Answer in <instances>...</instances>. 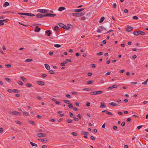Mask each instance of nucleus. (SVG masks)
<instances>
[{
    "label": "nucleus",
    "mask_w": 148,
    "mask_h": 148,
    "mask_svg": "<svg viewBox=\"0 0 148 148\" xmlns=\"http://www.w3.org/2000/svg\"><path fill=\"white\" fill-rule=\"evenodd\" d=\"M58 25L60 27L66 29L67 30H69L70 29V27H67L65 25H64L62 23H59L58 24Z\"/></svg>",
    "instance_id": "f257e3e1"
},
{
    "label": "nucleus",
    "mask_w": 148,
    "mask_h": 148,
    "mask_svg": "<svg viewBox=\"0 0 148 148\" xmlns=\"http://www.w3.org/2000/svg\"><path fill=\"white\" fill-rule=\"evenodd\" d=\"M19 14L22 15H27L28 16L33 17L35 16V15L33 14L29 13H18Z\"/></svg>",
    "instance_id": "f03ea898"
},
{
    "label": "nucleus",
    "mask_w": 148,
    "mask_h": 148,
    "mask_svg": "<svg viewBox=\"0 0 148 148\" xmlns=\"http://www.w3.org/2000/svg\"><path fill=\"white\" fill-rule=\"evenodd\" d=\"M71 14L73 16L79 17L83 15L84 14V13H73Z\"/></svg>",
    "instance_id": "7ed1b4c3"
},
{
    "label": "nucleus",
    "mask_w": 148,
    "mask_h": 148,
    "mask_svg": "<svg viewBox=\"0 0 148 148\" xmlns=\"http://www.w3.org/2000/svg\"><path fill=\"white\" fill-rule=\"evenodd\" d=\"M9 113L11 114H13L16 115H21L20 113L19 112H17L15 111H10L9 112Z\"/></svg>",
    "instance_id": "20e7f679"
},
{
    "label": "nucleus",
    "mask_w": 148,
    "mask_h": 148,
    "mask_svg": "<svg viewBox=\"0 0 148 148\" xmlns=\"http://www.w3.org/2000/svg\"><path fill=\"white\" fill-rule=\"evenodd\" d=\"M103 91L101 90L98 91H94L90 93L91 95H96L100 94L102 93Z\"/></svg>",
    "instance_id": "39448f33"
},
{
    "label": "nucleus",
    "mask_w": 148,
    "mask_h": 148,
    "mask_svg": "<svg viewBox=\"0 0 148 148\" xmlns=\"http://www.w3.org/2000/svg\"><path fill=\"white\" fill-rule=\"evenodd\" d=\"M47 136L46 134L45 133H38L36 134V136L39 137H45Z\"/></svg>",
    "instance_id": "423d86ee"
},
{
    "label": "nucleus",
    "mask_w": 148,
    "mask_h": 148,
    "mask_svg": "<svg viewBox=\"0 0 148 148\" xmlns=\"http://www.w3.org/2000/svg\"><path fill=\"white\" fill-rule=\"evenodd\" d=\"M84 9V8H82L81 9H75L74 10H71L70 11L71 12H73L74 11L75 12H79L82 11Z\"/></svg>",
    "instance_id": "0eeeda50"
},
{
    "label": "nucleus",
    "mask_w": 148,
    "mask_h": 148,
    "mask_svg": "<svg viewBox=\"0 0 148 148\" xmlns=\"http://www.w3.org/2000/svg\"><path fill=\"white\" fill-rule=\"evenodd\" d=\"M45 16V14L43 15L41 14L38 13L36 15V17L38 18H41Z\"/></svg>",
    "instance_id": "6e6552de"
},
{
    "label": "nucleus",
    "mask_w": 148,
    "mask_h": 148,
    "mask_svg": "<svg viewBox=\"0 0 148 148\" xmlns=\"http://www.w3.org/2000/svg\"><path fill=\"white\" fill-rule=\"evenodd\" d=\"M56 16V14H54L47 13L45 14V16L54 17Z\"/></svg>",
    "instance_id": "1a4fd4ad"
},
{
    "label": "nucleus",
    "mask_w": 148,
    "mask_h": 148,
    "mask_svg": "<svg viewBox=\"0 0 148 148\" xmlns=\"http://www.w3.org/2000/svg\"><path fill=\"white\" fill-rule=\"evenodd\" d=\"M38 140L39 141H40L42 143H45L47 141V138H40L38 139Z\"/></svg>",
    "instance_id": "9d476101"
},
{
    "label": "nucleus",
    "mask_w": 148,
    "mask_h": 148,
    "mask_svg": "<svg viewBox=\"0 0 148 148\" xmlns=\"http://www.w3.org/2000/svg\"><path fill=\"white\" fill-rule=\"evenodd\" d=\"M103 26L100 27L97 29V32L99 33L101 32L103 30Z\"/></svg>",
    "instance_id": "9b49d317"
},
{
    "label": "nucleus",
    "mask_w": 148,
    "mask_h": 148,
    "mask_svg": "<svg viewBox=\"0 0 148 148\" xmlns=\"http://www.w3.org/2000/svg\"><path fill=\"white\" fill-rule=\"evenodd\" d=\"M117 87V86L116 85H114L113 86H110L107 88V90H110L113 88H116Z\"/></svg>",
    "instance_id": "f8f14e48"
},
{
    "label": "nucleus",
    "mask_w": 148,
    "mask_h": 148,
    "mask_svg": "<svg viewBox=\"0 0 148 148\" xmlns=\"http://www.w3.org/2000/svg\"><path fill=\"white\" fill-rule=\"evenodd\" d=\"M37 83L38 84L41 86H43L45 84V82L42 81H38L37 82Z\"/></svg>",
    "instance_id": "ddd939ff"
},
{
    "label": "nucleus",
    "mask_w": 148,
    "mask_h": 148,
    "mask_svg": "<svg viewBox=\"0 0 148 148\" xmlns=\"http://www.w3.org/2000/svg\"><path fill=\"white\" fill-rule=\"evenodd\" d=\"M100 103L101 105L100 106V108H106V107L104 103H103L101 102Z\"/></svg>",
    "instance_id": "4468645a"
},
{
    "label": "nucleus",
    "mask_w": 148,
    "mask_h": 148,
    "mask_svg": "<svg viewBox=\"0 0 148 148\" xmlns=\"http://www.w3.org/2000/svg\"><path fill=\"white\" fill-rule=\"evenodd\" d=\"M133 29V27H128L126 29V31L130 32L132 31Z\"/></svg>",
    "instance_id": "2eb2a0df"
},
{
    "label": "nucleus",
    "mask_w": 148,
    "mask_h": 148,
    "mask_svg": "<svg viewBox=\"0 0 148 148\" xmlns=\"http://www.w3.org/2000/svg\"><path fill=\"white\" fill-rule=\"evenodd\" d=\"M82 132L83 133V134L85 135V136H84V137L85 138H87L88 137L85 136H86L88 134L89 135V133L88 132Z\"/></svg>",
    "instance_id": "dca6fc26"
},
{
    "label": "nucleus",
    "mask_w": 148,
    "mask_h": 148,
    "mask_svg": "<svg viewBox=\"0 0 148 148\" xmlns=\"http://www.w3.org/2000/svg\"><path fill=\"white\" fill-rule=\"evenodd\" d=\"M36 29L34 30L35 32H38L40 30V28L38 26H36L35 27Z\"/></svg>",
    "instance_id": "f3484780"
},
{
    "label": "nucleus",
    "mask_w": 148,
    "mask_h": 148,
    "mask_svg": "<svg viewBox=\"0 0 148 148\" xmlns=\"http://www.w3.org/2000/svg\"><path fill=\"white\" fill-rule=\"evenodd\" d=\"M133 34L135 36H138L140 34V31H135L133 32Z\"/></svg>",
    "instance_id": "a211bd4d"
},
{
    "label": "nucleus",
    "mask_w": 148,
    "mask_h": 148,
    "mask_svg": "<svg viewBox=\"0 0 148 148\" xmlns=\"http://www.w3.org/2000/svg\"><path fill=\"white\" fill-rule=\"evenodd\" d=\"M45 33L47 36H49L51 34V32L50 30H46L45 31Z\"/></svg>",
    "instance_id": "6ab92c4d"
},
{
    "label": "nucleus",
    "mask_w": 148,
    "mask_h": 148,
    "mask_svg": "<svg viewBox=\"0 0 148 148\" xmlns=\"http://www.w3.org/2000/svg\"><path fill=\"white\" fill-rule=\"evenodd\" d=\"M65 8L64 7H61L59 8L58 10L60 11H61L62 10H64Z\"/></svg>",
    "instance_id": "aec40b11"
},
{
    "label": "nucleus",
    "mask_w": 148,
    "mask_h": 148,
    "mask_svg": "<svg viewBox=\"0 0 148 148\" xmlns=\"http://www.w3.org/2000/svg\"><path fill=\"white\" fill-rule=\"evenodd\" d=\"M109 105H112L113 106H117L118 105V104L114 102H111L109 103Z\"/></svg>",
    "instance_id": "412c9836"
},
{
    "label": "nucleus",
    "mask_w": 148,
    "mask_h": 148,
    "mask_svg": "<svg viewBox=\"0 0 148 148\" xmlns=\"http://www.w3.org/2000/svg\"><path fill=\"white\" fill-rule=\"evenodd\" d=\"M45 66L46 68L48 70H49L50 69V66L47 64H45Z\"/></svg>",
    "instance_id": "4be33fe9"
},
{
    "label": "nucleus",
    "mask_w": 148,
    "mask_h": 148,
    "mask_svg": "<svg viewBox=\"0 0 148 148\" xmlns=\"http://www.w3.org/2000/svg\"><path fill=\"white\" fill-rule=\"evenodd\" d=\"M37 11L38 12L45 13V9H38L37 10Z\"/></svg>",
    "instance_id": "5701e85b"
},
{
    "label": "nucleus",
    "mask_w": 148,
    "mask_h": 148,
    "mask_svg": "<svg viewBox=\"0 0 148 148\" xmlns=\"http://www.w3.org/2000/svg\"><path fill=\"white\" fill-rule=\"evenodd\" d=\"M21 79L24 82H26L27 80L24 77L22 76L21 77Z\"/></svg>",
    "instance_id": "b1692460"
},
{
    "label": "nucleus",
    "mask_w": 148,
    "mask_h": 148,
    "mask_svg": "<svg viewBox=\"0 0 148 148\" xmlns=\"http://www.w3.org/2000/svg\"><path fill=\"white\" fill-rule=\"evenodd\" d=\"M58 29L59 27L58 26H56L54 27L53 30L56 31L57 32H58Z\"/></svg>",
    "instance_id": "393cba45"
},
{
    "label": "nucleus",
    "mask_w": 148,
    "mask_h": 148,
    "mask_svg": "<svg viewBox=\"0 0 148 148\" xmlns=\"http://www.w3.org/2000/svg\"><path fill=\"white\" fill-rule=\"evenodd\" d=\"M9 5V3L7 2H5L3 5L4 7H6L7 6H8Z\"/></svg>",
    "instance_id": "a878e982"
},
{
    "label": "nucleus",
    "mask_w": 148,
    "mask_h": 148,
    "mask_svg": "<svg viewBox=\"0 0 148 148\" xmlns=\"http://www.w3.org/2000/svg\"><path fill=\"white\" fill-rule=\"evenodd\" d=\"M30 143L32 147H34V146L37 147V145L36 144L34 143L31 142H30Z\"/></svg>",
    "instance_id": "bb28decb"
},
{
    "label": "nucleus",
    "mask_w": 148,
    "mask_h": 148,
    "mask_svg": "<svg viewBox=\"0 0 148 148\" xmlns=\"http://www.w3.org/2000/svg\"><path fill=\"white\" fill-rule=\"evenodd\" d=\"M33 61L32 59H28L25 60V62H29Z\"/></svg>",
    "instance_id": "cd10ccee"
},
{
    "label": "nucleus",
    "mask_w": 148,
    "mask_h": 148,
    "mask_svg": "<svg viewBox=\"0 0 148 148\" xmlns=\"http://www.w3.org/2000/svg\"><path fill=\"white\" fill-rule=\"evenodd\" d=\"M25 85L29 87H30L32 86V84H29V83H27L25 84Z\"/></svg>",
    "instance_id": "c85d7f7f"
},
{
    "label": "nucleus",
    "mask_w": 148,
    "mask_h": 148,
    "mask_svg": "<svg viewBox=\"0 0 148 148\" xmlns=\"http://www.w3.org/2000/svg\"><path fill=\"white\" fill-rule=\"evenodd\" d=\"M67 63V62L64 61L63 63H61L60 64V65L61 66H65V64H66Z\"/></svg>",
    "instance_id": "c756f323"
},
{
    "label": "nucleus",
    "mask_w": 148,
    "mask_h": 148,
    "mask_svg": "<svg viewBox=\"0 0 148 148\" xmlns=\"http://www.w3.org/2000/svg\"><path fill=\"white\" fill-rule=\"evenodd\" d=\"M13 92L15 93H18L20 92L19 90L16 89H13Z\"/></svg>",
    "instance_id": "7c9ffc66"
},
{
    "label": "nucleus",
    "mask_w": 148,
    "mask_h": 148,
    "mask_svg": "<svg viewBox=\"0 0 148 148\" xmlns=\"http://www.w3.org/2000/svg\"><path fill=\"white\" fill-rule=\"evenodd\" d=\"M104 19H105V18L104 17H102L101 18V19L99 21V23H101L104 21Z\"/></svg>",
    "instance_id": "2f4dec72"
},
{
    "label": "nucleus",
    "mask_w": 148,
    "mask_h": 148,
    "mask_svg": "<svg viewBox=\"0 0 148 148\" xmlns=\"http://www.w3.org/2000/svg\"><path fill=\"white\" fill-rule=\"evenodd\" d=\"M63 101H64V103H67V104H69V103H70V101H69V100H63Z\"/></svg>",
    "instance_id": "473e14b6"
},
{
    "label": "nucleus",
    "mask_w": 148,
    "mask_h": 148,
    "mask_svg": "<svg viewBox=\"0 0 148 148\" xmlns=\"http://www.w3.org/2000/svg\"><path fill=\"white\" fill-rule=\"evenodd\" d=\"M93 80H90L87 82V83L88 84H92V82H93Z\"/></svg>",
    "instance_id": "72a5a7b5"
},
{
    "label": "nucleus",
    "mask_w": 148,
    "mask_h": 148,
    "mask_svg": "<svg viewBox=\"0 0 148 148\" xmlns=\"http://www.w3.org/2000/svg\"><path fill=\"white\" fill-rule=\"evenodd\" d=\"M29 123L31 124H32V125H35V122L33 121H29Z\"/></svg>",
    "instance_id": "f704fd0d"
},
{
    "label": "nucleus",
    "mask_w": 148,
    "mask_h": 148,
    "mask_svg": "<svg viewBox=\"0 0 148 148\" xmlns=\"http://www.w3.org/2000/svg\"><path fill=\"white\" fill-rule=\"evenodd\" d=\"M67 122L69 123H71L73 121L71 119H68L66 120Z\"/></svg>",
    "instance_id": "c9c22d12"
},
{
    "label": "nucleus",
    "mask_w": 148,
    "mask_h": 148,
    "mask_svg": "<svg viewBox=\"0 0 148 148\" xmlns=\"http://www.w3.org/2000/svg\"><path fill=\"white\" fill-rule=\"evenodd\" d=\"M18 84L21 85H23V83L21 81H19L18 82Z\"/></svg>",
    "instance_id": "e433bc0d"
},
{
    "label": "nucleus",
    "mask_w": 148,
    "mask_h": 148,
    "mask_svg": "<svg viewBox=\"0 0 148 148\" xmlns=\"http://www.w3.org/2000/svg\"><path fill=\"white\" fill-rule=\"evenodd\" d=\"M54 46L58 48L61 47V45L59 44H55Z\"/></svg>",
    "instance_id": "4c0bfd02"
},
{
    "label": "nucleus",
    "mask_w": 148,
    "mask_h": 148,
    "mask_svg": "<svg viewBox=\"0 0 148 148\" xmlns=\"http://www.w3.org/2000/svg\"><path fill=\"white\" fill-rule=\"evenodd\" d=\"M23 112L24 114L26 116H28L29 115V113L26 112Z\"/></svg>",
    "instance_id": "58836bf2"
},
{
    "label": "nucleus",
    "mask_w": 148,
    "mask_h": 148,
    "mask_svg": "<svg viewBox=\"0 0 148 148\" xmlns=\"http://www.w3.org/2000/svg\"><path fill=\"white\" fill-rule=\"evenodd\" d=\"M140 34L142 35H144L145 34L144 32L140 31Z\"/></svg>",
    "instance_id": "ea45409f"
},
{
    "label": "nucleus",
    "mask_w": 148,
    "mask_h": 148,
    "mask_svg": "<svg viewBox=\"0 0 148 148\" xmlns=\"http://www.w3.org/2000/svg\"><path fill=\"white\" fill-rule=\"evenodd\" d=\"M132 18L134 19L138 20V17L136 16H134Z\"/></svg>",
    "instance_id": "a19ab883"
},
{
    "label": "nucleus",
    "mask_w": 148,
    "mask_h": 148,
    "mask_svg": "<svg viewBox=\"0 0 148 148\" xmlns=\"http://www.w3.org/2000/svg\"><path fill=\"white\" fill-rule=\"evenodd\" d=\"M3 21L2 20H0V25H3L4 24V23L3 22Z\"/></svg>",
    "instance_id": "79ce46f5"
},
{
    "label": "nucleus",
    "mask_w": 148,
    "mask_h": 148,
    "mask_svg": "<svg viewBox=\"0 0 148 148\" xmlns=\"http://www.w3.org/2000/svg\"><path fill=\"white\" fill-rule=\"evenodd\" d=\"M5 79L6 81H8V82H10L11 81L10 79L8 77L5 78Z\"/></svg>",
    "instance_id": "37998d69"
},
{
    "label": "nucleus",
    "mask_w": 148,
    "mask_h": 148,
    "mask_svg": "<svg viewBox=\"0 0 148 148\" xmlns=\"http://www.w3.org/2000/svg\"><path fill=\"white\" fill-rule=\"evenodd\" d=\"M106 113L107 114H108V115H111V116L113 115V114H112V113H111L110 112H108V111H107L106 112Z\"/></svg>",
    "instance_id": "c03bdc74"
},
{
    "label": "nucleus",
    "mask_w": 148,
    "mask_h": 148,
    "mask_svg": "<svg viewBox=\"0 0 148 148\" xmlns=\"http://www.w3.org/2000/svg\"><path fill=\"white\" fill-rule=\"evenodd\" d=\"M70 116L71 117H74L75 116L73 115V114L71 112H70Z\"/></svg>",
    "instance_id": "a18cd8bd"
},
{
    "label": "nucleus",
    "mask_w": 148,
    "mask_h": 148,
    "mask_svg": "<svg viewBox=\"0 0 148 148\" xmlns=\"http://www.w3.org/2000/svg\"><path fill=\"white\" fill-rule=\"evenodd\" d=\"M68 106L70 108H73V106L71 103H70L69 105H68Z\"/></svg>",
    "instance_id": "49530a36"
},
{
    "label": "nucleus",
    "mask_w": 148,
    "mask_h": 148,
    "mask_svg": "<svg viewBox=\"0 0 148 148\" xmlns=\"http://www.w3.org/2000/svg\"><path fill=\"white\" fill-rule=\"evenodd\" d=\"M5 66L7 68H10L11 66V65L10 64H6L5 65Z\"/></svg>",
    "instance_id": "de8ad7c7"
},
{
    "label": "nucleus",
    "mask_w": 148,
    "mask_h": 148,
    "mask_svg": "<svg viewBox=\"0 0 148 148\" xmlns=\"http://www.w3.org/2000/svg\"><path fill=\"white\" fill-rule=\"evenodd\" d=\"M49 72L51 74H53L54 73V71L53 70H50L49 71Z\"/></svg>",
    "instance_id": "09e8293b"
},
{
    "label": "nucleus",
    "mask_w": 148,
    "mask_h": 148,
    "mask_svg": "<svg viewBox=\"0 0 148 148\" xmlns=\"http://www.w3.org/2000/svg\"><path fill=\"white\" fill-rule=\"evenodd\" d=\"M97 54L98 56H101L103 54V53L102 52H100L97 53Z\"/></svg>",
    "instance_id": "8fccbe9b"
},
{
    "label": "nucleus",
    "mask_w": 148,
    "mask_h": 148,
    "mask_svg": "<svg viewBox=\"0 0 148 148\" xmlns=\"http://www.w3.org/2000/svg\"><path fill=\"white\" fill-rule=\"evenodd\" d=\"M74 118V120L75 121L77 122V121H79V119H78V118H76V117H75Z\"/></svg>",
    "instance_id": "3c124183"
},
{
    "label": "nucleus",
    "mask_w": 148,
    "mask_h": 148,
    "mask_svg": "<svg viewBox=\"0 0 148 148\" xmlns=\"http://www.w3.org/2000/svg\"><path fill=\"white\" fill-rule=\"evenodd\" d=\"M47 76V75L45 74H43L42 75V78H45Z\"/></svg>",
    "instance_id": "603ef678"
},
{
    "label": "nucleus",
    "mask_w": 148,
    "mask_h": 148,
    "mask_svg": "<svg viewBox=\"0 0 148 148\" xmlns=\"http://www.w3.org/2000/svg\"><path fill=\"white\" fill-rule=\"evenodd\" d=\"M91 139L92 140H95V138L93 136H90V137Z\"/></svg>",
    "instance_id": "864d4df0"
},
{
    "label": "nucleus",
    "mask_w": 148,
    "mask_h": 148,
    "mask_svg": "<svg viewBox=\"0 0 148 148\" xmlns=\"http://www.w3.org/2000/svg\"><path fill=\"white\" fill-rule=\"evenodd\" d=\"M84 90H85L87 91H90L91 90L90 89L88 88H84Z\"/></svg>",
    "instance_id": "5fc2aeb1"
},
{
    "label": "nucleus",
    "mask_w": 148,
    "mask_h": 148,
    "mask_svg": "<svg viewBox=\"0 0 148 148\" xmlns=\"http://www.w3.org/2000/svg\"><path fill=\"white\" fill-rule=\"evenodd\" d=\"M91 66L93 68H95L96 67L95 65L94 64H91Z\"/></svg>",
    "instance_id": "6e6d98bb"
},
{
    "label": "nucleus",
    "mask_w": 148,
    "mask_h": 148,
    "mask_svg": "<svg viewBox=\"0 0 148 148\" xmlns=\"http://www.w3.org/2000/svg\"><path fill=\"white\" fill-rule=\"evenodd\" d=\"M66 62H71V59H66Z\"/></svg>",
    "instance_id": "4d7b16f0"
},
{
    "label": "nucleus",
    "mask_w": 148,
    "mask_h": 148,
    "mask_svg": "<svg viewBox=\"0 0 148 148\" xmlns=\"http://www.w3.org/2000/svg\"><path fill=\"white\" fill-rule=\"evenodd\" d=\"M142 126L143 125H139L137 127V128L138 130H139L142 127Z\"/></svg>",
    "instance_id": "13d9d810"
},
{
    "label": "nucleus",
    "mask_w": 148,
    "mask_h": 148,
    "mask_svg": "<svg viewBox=\"0 0 148 148\" xmlns=\"http://www.w3.org/2000/svg\"><path fill=\"white\" fill-rule=\"evenodd\" d=\"M8 92H9L10 93H11L12 92H13V90H11V89H9L8 90Z\"/></svg>",
    "instance_id": "bf43d9fd"
},
{
    "label": "nucleus",
    "mask_w": 148,
    "mask_h": 148,
    "mask_svg": "<svg viewBox=\"0 0 148 148\" xmlns=\"http://www.w3.org/2000/svg\"><path fill=\"white\" fill-rule=\"evenodd\" d=\"M73 109L74 110L76 111L78 110V109L76 107H73Z\"/></svg>",
    "instance_id": "052dcab7"
},
{
    "label": "nucleus",
    "mask_w": 148,
    "mask_h": 148,
    "mask_svg": "<svg viewBox=\"0 0 148 148\" xmlns=\"http://www.w3.org/2000/svg\"><path fill=\"white\" fill-rule=\"evenodd\" d=\"M72 134L74 136H77V134L75 132H72Z\"/></svg>",
    "instance_id": "680f3d73"
},
{
    "label": "nucleus",
    "mask_w": 148,
    "mask_h": 148,
    "mask_svg": "<svg viewBox=\"0 0 148 148\" xmlns=\"http://www.w3.org/2000/svg\"><path fill=\"white\" fill-rule=\"evenodd\" d=\"M131 120V119L130 118H128L127 120H126V121L127 122H129Z\"/></svg>",
    "instance_id": "e2e57ef3"
},
{
    "label": "nucleus",
    "mask_w": 148,
    "mask_h": 148,
    "mask_svg": "<svg viewBox=\"0 0 148 148\" xmlns=\"http://www.w3.org/2000/svg\"><path fill=\"white\" fill-rule=\"evenodd\" d=\"M124 71V70L123 69L121 70L119 72L120 73H123Z\"/></svg>",
    "instance_id": "0e129e2a"
},
{
    "label": "nucleus",
    "mask_w": 148,
    "mask_h": 148,
    "mask_svg": "<svg viewBox=\"0 0 148 148\" xmlns=\"http://www.w3.org/2000/svg\"><path fill=\"white\" fill-rule=\"evenodd\" d=\"M121 100L120 99H118L117 101H116V102L117 103L119 104L120 103H121Z\"/></svg>",
    "instance_id": "69168bd1"
},
{
    "label": "nucleus",
    "mask_w": 148,
    "mask_h": 148,
    "mask_svg": "<svg viewBox=\"0 0 148 148\" xmlns=\"http://www.w3.org/2000/svg\"><path fill=\"white\" fill-rule=\"evenodd\" d=\"M113 128L114 130H115L117 129V127L116 126H114L113 127Z\"/></svg>",
    "instance_id": "338daca9"
},
{
    "label": "nucleus",
    "mask_w": 148,
    "mask_h": 148,
    "mask_svg": "<svg viewBox=\"0 0 148 148\" xmlns=\"http://www.w3.org/2000/svg\"><path fill=\"white\" fill-rule=\"evenodd\" d=\"M49 54L50 56H52L53 54V52L52 51H50L49 52Z\"/></svg>",
    "instance_id": "774afa93"
}]
</instances>
